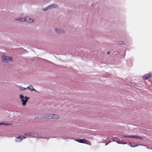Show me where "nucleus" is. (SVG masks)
<instances>
[{
  "mask_svg": "<svg viewBox=\"0 0 152 152\" xmlns=\"http://www.w3.org/2000/svg\"><path fill=\"white\" fill-rule=\"evenodd\" d=\"M19 99H20L21 101L22 102L23 106H25L26 105V102L29 99V97H27L26 96L24 97L23 95L20 94L19 95Z\"/></svg>",
  "mask_w": 152,
  "mask_h": 152,
  "instance_id": "nucleus-1",
  "label": "nucleus"
},
{
  "mask_svg": "<svg viewBox=\"0 0 152 152\" xmlns=\"http://www.w3.org/2000/svg\"><path fill=\"white\" fill-rule=\"evenodd\" d=\"M13 60V58L12 57L8 56L2 57V61L4 63L9 62L10 61H12Z\"/></svg>",
  "mask_w": 152,
  "mask_h": 152,
  "instance_id": "nucleus-2",
  "label": "nucleus"
},
{
  "mask_svg": "<svg viewBox=\"0 0 152 152\" xmlns=\"http://www.w3.org/2000/svg\"><path fill=\"white\" fill-rule=\"evenodd\" d=\"M16 20L21 21H27L31 22L34 21V20L33 19L30 18L28 17H26L25 18H19L17 19H16Z\"/></svg>",
  "mask_w": 152,
  "mask_h": 152,
  "instance_id": "nucleus-3",
  "label": "nucleus"
},
{
  "mask_svg": "<svg viewBox=\"0 0 152 152\" xmlns=\"http://www.w3.org/2000/svg\"><path fill=\"white\" fill-rule=\"evenodd\" d=\"M75 140L81 143L86 144L89 145H91V142L86 139H75Z\"/></svg>",
  "mask_w": 152,
  "mask_h": 152,
  "instance_id": "nucleus-4",
  "label": "nucleus"
},
{
  "mask_svg": "<svg viewBox=\"0 0 152 152\" xmlns=\"http://www.w3.org/2000/svg\"><path fill=\"white\" fill-rule=\"evenodd\" d=\"M46 117L49 119H57L59 118V116L56 114H50Z\"/></svg>",
  "mask_w": 152,
  "mask_h": 152,
  "instance_id": "nucleus-5",
  "label": "nucleus"
},
{
  "mask_svg": "<svg viewBox=\"0 0 152 152\" xmlns=\"http://www.w3.org/2000/svg\"><path fill=\"white\" fill-rule=\"evenodd\" d=\"M57 7V6L56 5L51 4L46 7L43 10L45 11H46L50 10L52 8H56Z\"/></svg>",
  "mask_w": 152,
  "mask_h": 152,
  "instance_id": "nucleus-6",
  "label": "nucleus"
},
{
  "mask_svg": "<svg viewBox=\"0 0 152 152\" xmlns=\"http://www.w3.org/2000/svg\"><path fill=\"white\" fill-rule=\"evenodd\" d=\"M124 137H128V138H136V139H138V138H139L140 139H143V138L142 137H140V136H136V135H134V136H124Z\"/></svg>",
  "mask_w": 152,
  "mask_h": 152,
  "instance_id": "nucleus-7",
  "label": "nucleus"
},
{
  "mask_svg": "<svg viewBox=\"0 0 152 152\" xmlns=\"http://www.w3.org/2000/svg\"><path fill=\"white\" fill-rule=\"evenodd\" d=\"M150 74H147L143 76V78L144 80H147L150 78Z\"/></svg>",
  "mask_w": 152,
  "mask_h": 152,
  "instance_id": "nucleus-8",
  "label": "nucleus"
},
{
  "mask_svg": "<svg viewBox=\"0 0 152 152\" xmlns=\"http://www.w3.org/2000/svg\"><path fill=\"white\" fill-rule=\"evenodd\" d=\"M31 136L34 137H37L39 136V135L37 133H32Z\"/></svg>",
  "mask_w": 152,
  "mask_h": 152,
  "instance_id": "nucleus-9",
  "label": "nucleus"
},
{
  "mask_svg": "<svg viewBox=\"0 0 152 152\" xmlns=\"http://www.w3.org/2000/svg\"><path fill=\"white\" fill-rule=\"evenodd\" d=\"M28 88L29 90L30 91H37L31 85L29 86L28 87Z\"/></svg>",
  "mask_w": 152,
  "mask_h": 152,
  "instance_id": "nucleus-10",
  "label": "nucleus"
},
{
  "mask_svg": "<svg viewBox=\"0 0 152 152\" xmlns=\"http://www.w3.org/2000/svg\"><path fill=\"white\" fill-rule=\"evenodd\" d=\"M57 33H63L64 32V31L63 30H60L59 29H55Z\"/></svg>",
  "mask_w": 152,
  "mask_h": 152,
  "instance_id": "nucleus-11",
  "label": "nucleus"
},
{
  "mask_svg": "<svg viewBox=\"0 0 152 152\" xmlns=\"http://www.w3.org/2000/svg\"><path fill=\"white\" fill-rule=\"evenodd\" d=\"M16 137L17 139L20 140L19 141H21L23 139L22 137L21 136H19L18 137Z\"/></svg>",
  "mask_w": 152,
  "mask_h": 152,
  "instance_id": "nucleus-12",
  "label": "nucleus"
},
{
  "mask_svg": "<svg viewBox=\"0 0 152 152\" xmlns=\"http://www.w3.org/2000/svg\"><path fill=\"white\" fill-rule=\"evenodd\" d=\"M24 135L26 136H31V133H30V132L27 133H25L24 134Z\"/></svg>",
  "mask_w": 152,
  "mask_h": 152,
  "instance_id": "nucleus-13",
  "label": "nucleus"
},
{
  "mask_svg": "<svg viewBox=\"0 0 152 152\" xmlns=\"http://www.w3.org/2000/svg\"><path fill=\"white\" fill-rule=\"evenodd\" d=\"M129 144H130L131 146L132 147H136V146L139 145L138 144H137V145H132V144H133L132 143H130Z\"/></svg>",
  "mask_w": 152,
  "mask_h": 152,
  "instance_id": "nucleus-14",
  "label": "nucleus"
},
{
  "mask_svg": "<svg viewBox=\"0 0 152 152\" xmlns=\"http://www.w3.org/2000/svg\"><path fill=\"white\" fill-rule=\"evenodd\" d=\"M118 43L119 44L122 45H124L125 44L124 42H119Z\"/></svg>",
  "mask_w": 152,
  "mask_h": 152,
  "instance_id": "nucleus-15",
  "label": "nucleus"
},
{
  "mask_svg": "<svg viewBox=\"0 0 152 152\" xmlns=\"http://www.w3.org/2000/svg\"><path fill=\"white\" fill-rule=\"evenodd\" d=\"M20 90H25L26 88H25L21 87V88H20Z\"/></svg>",
  "mask_w": 152,
  "mask_h": 152,
  "instance_id": "nucleus-16",
  "label": "nucleus"
},
{
  "mask_svg": "<svg viewBox=\"0 0 152 152\" xmlns=\"http://www.w3.org/2000/svg\"><path fill=\"white\" fill-rule=\"evenodd\" d=\"M22 137V138H23V139H25L26 138V137Z\"/></svg>",
  "mask_w": 152,
  "mask_h": 152,
  "instance_id": "nucleus-17",
  "label": "nucleus"
},
{
  "mask_svg": "<svg viewBox=\"0 0 152 152\" xmlns=\"http://www.w3.org/2000/svg\"><path fill=\"white\" fill-rule=\"evenodd\" d=\"M5 124L4 123H1L0 124V125H1V124L2 125V124Z\"/></svg>",
  "mask_w": 152,
  "mask_h": 152,
  "instance_id": "nucleus-18",
  "label": "nucleus"
},
{
  "mask_svg": "<svg viewBox=\"0 0 152 152\" xmlns=\"http://www.w3.org/2000/svg\"><path fill=\"white\" fill-rule=\"evenodd\" d=\"M110 53V51H109V52H108L107 53V54H109V53Z\"/></svg>",
  "mask_w": 152,
  "mask_h": 152,
  "instance_id": "nucleus-19",
  "label": "nucleus"
},
{
  "mask_svg": "<svg viewBox=\"0 0 152 152\" xmlns=\"http://www.w3.org/2000/svg\"><path fill=\"white\" fill-rule=\"evenodd\" d=\"M107 143H106L105 144V145H107Z\"/></svg>",
  "mask_w": 152,
  "mask_h": 152,
  "instance_id": "nucleus-20",
  "label": "nucleus"
},
{
  "mask_svg": "<svg viewBox=\"0 0 152 152\" xmlns=\"http://www.w3.org/2000/svg\"><path fill=\"white\" fill-rule=\"evenodd\" d=\"M5 124L6 125H8V124Z\"/></svg>",
  "mask_w": 152,
  "mask_h": 152,
  "instance_id": "nucleus-21",
  "label": "nucleus"
}]
</instances>
